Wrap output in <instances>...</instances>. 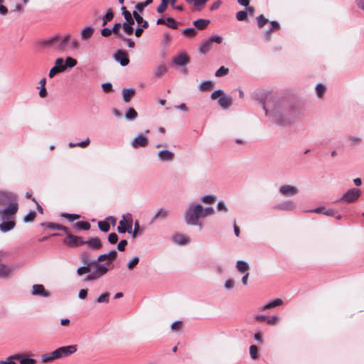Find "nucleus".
I'll use <instances>...</instances> for the list:
<instances>
[{"mask_svg": "<svg viewBox=\"0 0 364 364\" xmlns=\"http://www.w3.org/2000/svg\"><path fill=\"white\" fill-rule=\"evenodd\" d=\"M262 107L269 119L280 126L291 124L298 117V112L294 106L287 104L276 97L264 103Z\"/></svg>", "mask_w": 364, "mask_h": 364, "instance_id": "1", "label": "nucleus"}, {"mask_svg": "<svg viewBox=\"0 0 364 364\" xmlns=\"http://www.w3.org/2000/svg\"><path fill=\"white\" fill-rule=\"evenodd\" d=\"M81 260L84 264L94 267V270L85 278V282L99 279L109 271V262L97 264L95 260H92L86 253L81 255Z\"/></svg>", "mask_w": 364, "mask_h": 364, "instance_id": "2", "label": "nucleus"}, {"mask_svg": "<svg viewBox=\"0 0 364 364\" xmlns=\"http://www.w3.org/2000/svg\"><path fill=\"white\" fill-rule=\"evenodd\" d=\"M76 350L77 346L75 345L62 346L53 352L43 354L41 355V362L43 363H52L55 360L67 358L75 353Z\"/></svg>", "mask_w": 364, "mask_h": 364, "instance_id": "3", "label": "nucleus"}, {"mask_svg": "<svg viewBox=\"0 0 364 364\" xmlns=\"http://www.w3.org/2000/svg\"><path fill=\"white\" fill-rule=\"evenodd\" d=\"M202 218L201 205L199 203H191L184 213V220L188 225L198 226L203 228L202 223L199 221Z\"/></svg>", "mask_w": 364, "mask_h": 364, "instance_id": "4", "label": "nucleus"}, {"mask_svg": "<svg viewBox=\"0 0 364 364\" xmlns=\"http://www.w3.org/2000/svg\"><path fill=\"white\" fill-rule=\"evenodd\" d=\"M70 39V34H67L61 37L54 36L50 38L49 39L45 41L43 43V45L46 47L53 46L57 49L63 50L68 44Z\"/></svg>", "mask_w": 364, "mask_h": 364, "instance_id": "5", "label": "nucleus"}, {"mask_svg": "<svg viewBox=\"0 0 364 364\" xmlns=\"http://www.w3.org/2000/svg\"><path fill=\"white\" fill-rule=\"evenodd\" d=\"M6 207L0 210V218L2 220H13L18 209V204L16 200L9 201Z\"/></svg>", "mask_w": 364, "mask_h": 364, "instance_id": "6", "label": "nucleus"}, {"mask_svg": "<svg viewBox=\"0 0 364 364\" xmlns=\"http://www.w3.org/2000/svg\"><path fill=\"white\" fill-rule=\"evenodd\" d=\"M20 267V265H7L0 262V278L4 279H10Z\"/></svg>", "mask_w": 364, "mask_h": 364, "instance_id": "7", "label": "nucleus"}, {"mask_svg": "<svg viewBox=\"0 0 364 364\" xmlns=\"http://www.w3.org/2000/svg\"><path fill=\"white\" fill-rule=\"evenodd\" d=\"M122 15L124 16L126 21L124 23L122 27L124 31L128 34L132 35L133 33L134 29L132 28V25L134 23V20L132 16V14L129 11H127L125 6L122 7Z\"/></svg>", "mask_w": 364, "mask_h": 364, "instance_id": "8", "label": "nucleus"}, {"mask_svg": "<svg viewBox=\"0 0 364 364\" xmlns=\"http://www.w3.org/2000/svg\"><path fill=\"white\" fill-rule=\"evenodd\" d=\"M361 195V191L358 188H350L347 191L338 202L353 203L357 200Z\"/></svg>", "mask_w": 364, "mask_h": 364, "instance_id": "9", "label": "nucleus"}, {"mask_svg": "<svg viewBox=\"0 0 364 364\" xmlns=\"http://www.w3.org/2000/svg\"><path fill=\"white\" fill-rule=\"evenodd\" d=\"M64 244L70 247H77L85 245L82 237L68 234L64 240Z\"/></svg>", "mask_w": 364, "mask_h": 364, "instance_id": "10", "label": "nucleus"}, {"mask_svg": "<svg viewBox=\"0 0 364 364\" xmlns=\"http://www.w3.org/2000/svg\"><path fill=\"white\" fill-rule=\"evenodd\" d=\"M127 216L129 217V220H127L125 216L123 215L122 219L119 221V225L117 227V231L119 233H125L126 232L131 233L132 227V215L128 213Z\"/></svg>", "mask_w": 364, "mask_h": 364, "instance_id": "11", "label": "nucleus"}, {"mask_svg": "<svg viewBox=\"0 0 364 364\" xmlns=\"http://www.w3.org/2000/svg\"><path fill=\"white\" fill-rule=\"evenodd\" d=\"M149 144L148 138L141 133H139L136 136L132 141L131 146L134 149L146 147Z\"/></svg>", "mask_w": 364, "mask_h": 364, "instance_id": "12", "label": "nucleus"}, {"mask_svg": "<svg viewBox=\"0 0 364 364\" xmlns=\"http://www.w3.org/2000/svg\"><path fill=\"white\" fill-rule=\"evenodd\" d=\"M190 62V58L185 53H178L174 58L172 60V64L176 65L177 66L183 67L186 65Z\"/></svg>", "mask_w": 364, "mask_h": 364, "instance_id": "13", "label": "nucleus"}, {"mask_svg": "<svg viewBox=\"0 0 364 364\" xmlns=\"http://www.w3.org/2000/svg\"><path fill=\"white\" fill-rule=\"evenodd\" d=\"M114 58L117 62L119 63L122 66H126L129 63L128 54L122 50H118L114 53Z\"/></svg>", "mask_w": 364, "mask_h": 364, "instance_id": "14", "label": "nucleus"}, {"mask_svg": "<svg viewBox=\"0 0 364 364\" xmlns=\"http://www.w3.org/2000/svg\"><path fill=\"white\" fill-rule=\"evenodd\" d=\"M279 193L284 196H293L299 193V189L291 185H283L279 188Z\"/></svg>", "mask_w": 364, "mask_h": 364, "instance_id": "15", "label": "nucleus"}, {"mask_svg": "<svg viewBox=\"0 0 364 364\" xmlns=\"http://www.w3.org/2000/svg\"><path fill=\"white\" fill-rule=\"evenodd\" d=\"M16 196L12 192L0 191V205H5L9 201L16 200Z\"/></svg>", "mask_w": 364, "mask_h": 364, "instance_id": "16", "label": "nucleus"}, {"mask_svg": "<svg viewBox=\"0 0 364 364\" xmlns=\"http://www.w3.org/2000/svg\"><path fill=\"white\" fill-rule=\"evenodd\" d=\"M31 294L33 296H40L41 297H48L50 296L49 291L45 289L43 284L33 285Z\"/></svg>", "mask_w": 364, "mask_h": 364, "instance_id": "17", "label": "nucleus"}, {"mask_svg": "<svg viewBox=\"0 0 364 364\" xmlns=\"http://www.w3.org/2000/svg\"><path fill=\"white\" fill-rule=\"evenodd\" d=\"M169 213H170V211L166 208H161L159 209L158 211L156 213V214L151 219V223H154L157 220H166L168 217Z\"/></svg>", "mask_w": 364, "mask_h": 364, "instance_id": "18", "label": "nucleus"}, {"mask_svg": "<svg viewBox=\"0 0 364 364\" xmlns=\"http://www.w3.org/2000/svg\"><path fill=\"white\" fill-rule=\"evenodd\" d=\"M158 158L163 162L172 161L174 159V153L169 150H161L158 153Z\"/></svg>", "mask_w": 364, "mask_h": 364, "instance_id": "19", "label": "nucleus"}, {"mask_svg": "<svg viewBox=\"0 0 364 364\" xmlns=\"http://www.w3.org/2000/svg\"><path fill=\"white\" fill-rule=\"evenodd\" d=\"M274 208L280 210H293L296 208V204L292 200H286L276 205Z\"/></svg>", "mask_w": 364, "mask_h": 364, "instance_id": "20", "label": "nucleus"}, {"mask_svg": "<svg viewBox=\"0 0 364 364\" xmlns=\"http://www.w3.org/2000/svg\"><path fill=\"white\" fill-rule=\"evenodd\" d=\"M306 213H315L323 214L328 216H333L335 213V210L333 209H326L324 206L317 207L316 208L308 210L305 211Z\"/></svg>", "mask_w": 364, "mask_h": 364, "instance_id": "21", "label": "nucleus"}, {"mask_svg": "<svg viewBox=\"0 0 364 364\" xmlns=\"http://www.w3.org/2000/svg\"><path fill=\"white\" fill-rule=\"evenodd\" d=\"M189 5L194 6V10L201 11L208 0H185Z\"/></svg>", "mask_w": 364, "mask_h": 364, "instance_id": "22", "label": "nucleus"}, {"mask_svg": "<svg viewBox=\"0 0 364 364\" xmlns=\"http://www.w3.org/2000/svg\"><path fill=\"white\" fill-rule=\"evenodd\" d=\"M85 245H87L93 250H98L102 247V242L98 237H92L88 240H85Z\"/></svg>", "mask_w": 364, "mask_h": 364, "instance_id": "23", "label": "nucleus"}, {"mask_svg": "<svg viewBox=\"0 0 364 364\" xmlns=\"http://www.w3.org/2000/svg\"><path fill=\"white\" fill-rule=\"evenodd\" d=\"M3 221L4 222L0 224V230L3 232H9L14 228L16 223L13 220Z\"/></svg>", "mask_w": 364, "mask_h": 364, "instance_id": "24", "label": "nucleus"}, {"mask_svg": "<svg viewBox=\"0 0 364 364\" xmlns=\"http://www.w3.org/2000/svg\"><path fill=\"white\" fill-rule=\"evenodd\" d=\"M270 26L271 27L269 28V29H268L267 31H266L264 33V39L267 41H270L271 39V33L274 31V30H276L277 28H279V24L277 21H272L270 22Z\"/></svg>", "mask_w": 364, "mask_h": 364, "instance_id": "25", "label": "nucleus"}, {"mask_svg": "<svg viewBox=\"0 0 364 364\" xmlns=\"http://www.w3.org/2000/svg\"><path fill=\"white\" fill-rule=\"evenodd\" d=\"M172 241L176 244L184 245L188 242V238L182 234H176L172 237Z\"/></svg>", "mask_w": 364, "mask_h": 364, "instance_id": "26", "label": "nucleus"}, {"mask_svg": "<svg viewBox=\"0 0 364 364\" xmlns=\"http://www.w3.org/2000/svg\"><path fill=\"white\" fill-rule=\"evenodd\" d=\"M232 103V98L229 96L223 95L218 100V104L223 108L228 109Z\"/></svg>", "mask_w": 364, "mask_h": 364, "instance_id": "27", "label": "nucleus"}, {"mask_svg": "<svg viewBox=\"0 0 364 364\" xmlns=\"http://www.w3.org/2000/svg\"><path fill=\"white\" fill-rule=\"evenodd\" d=\"M94 33V29L92 26L85 27L80 33V37L82 40H87L92 37Z\"/></svg>", "mask_w": 364, "mask_h": 364, "instance_id": "28", "label": "nucleus"}, {"mask_svg": "<svg viewBox=\"0 0 364 364\" xmlns=\"http://www.w3.org/2000/svg\"><path fill=\"white\" fill-rule=\"evenodd\" d=\"M210 23V20L200 18L193 21L194 26L198 30L205 28Z\"/></svg>", "mask_w": 364, "mask_h": 364, "instance_id": "29", "label": "nucleus"}, {"mask_svg": "<svg viewBox=\"0 0 364 364\" xmlns=\"http://www.w3.org/2000/svg\"><path fill=\"white\" fill-rule=\"evenodd\" d=\"M212 48V43H210V41L208 39V40H205V41H203L199 46V48H198V50H199V52L202 54H205L207 53L208 52H209V50L211 49Z\"/></svg>", "mask_w": 364, "mask_h": 364, "instance_id": "30", "label": "nucleus"}, {"mask_svg": "<svg viewBox=\"0 0 364 364\" xmlns=\"http://www.w3.org/2000/svg\"><path fill=\"white\" fill-rule=\"evenodd\" d=\"M135 94V90L133 88H124L122 90L123 100L129 102L132 97Z\"/></svg>", "mask_w": 364, "mask_h": 364, "instance_id": "31", "label": "nucleus"}, {"mask_svg": "<svg viewBox=\"0 0 364 364\" xmlns=\"http://www.w3.org/2000/svg\"><path fill=\"white\" fill-rule=\"evenodd\" d=\"M282 303H283V301L281 299H276L275 300L270 301V302L266 304L265 305L262 306L260 308V310L264 311L268 309L274 308V307L282 305Z\"/></svg>", "mask_w": 364, "mask_h": 364, "instance_id": "32", "label": "nucleus"}, {"mask_svg": "<svg viewBox=\"0 0 364 364\" xmlns=\"http://www.w3.org/2000/svg\"><path fill=\"white\" fill-rule=\"evenodd\" d=\"M133 16L139 26H142V28L149 27V23L146 21H144L142 16H141L136 11H133Z\"/></svg>", "mask_w": 364, "mask_h": 364, "instance_id": "33", "label": "nucleus"}, {"mask_svg": "<svg viewBox=\"0 0 364 364\" xmlns=\"http://www.w3.org/2000/svg\"><path fill=\"white\" fill-rule=\"evenodd\" d=\"M124 117L128 121H134L137 118L138 113L134 108L129 107L125 112Z\"/></svg>", "mask_w": 364, "mask_h": 364, "instance_id": "34", "label": "nucleus"}, {"mask_svg": "<svg viewBox=\"0 0 364 364\" xmlns=\"http://www.w3.org/2000/svg\"><path fill=\"white\" fill-rule=\"evenodd\" d=\"M213 87V82L211 80H205L198 85V89L201 91H209Z\"/></svg>", "mask_w": 364, "mask_h": 364, "instance_id": "35", "label": "nucleus"}, {"mask_svg": "<svg viewBox=\"0 0 364 364\" xmlns=\"http://www.w3.org/2000/svg\"><path fill=\"white\" fill-rule=\"evenodd\" d=\"M74 227L75 229L88 230L90 229V224L87 221H78L75 223Z\"/></svg>", "mask_w": 364, "mask_h": 364, "instance_id": "36", "label": "nucleus"}, {"mask_svg": "<svg viewBox=\"0 0 364 364\" xmlns=\"http://www.w3.org/2000/svg\"><path fill=\"white\" fill-rule=\"evenodd\" d=\"M236 267L239 272H243L247 270L249 264L244 260H238L236 264Z\"/></svg>", "mask_w": 364, "mask_h": 364, "instance_id": "37", "label": "nucleus"}, {"mask_svg": "<svg viewBox=\"0 0 364 364\" xmlns=\"http://www.w3.org/2000/svg\"><path fill=\"white\" fill-rule=\"evenodd\" d=\"M60 215L63 218H67L70 222H73L80 218V215L78 214L68 213L65 212L61 213Z\"/></svg>", "mask_w": 364, "mask_h": 364, "instance_id": "38", "label": "nucleus"}, {"mask_svg": "<svg viewBox=\"0 0 364 364\" xmlns=\"http://www.w3.org/2000/svg\"><path fill=\"white\" fill-rule=\"evenodd\" d=\"M216 200V196L215 195H206L203 196L200 198V201L207 203V204H212L215 202Z\"/></svg>", "mask_w": 364, "mask_h": 364, "instance_id": "39", "label": "nucleus"}, {"mask_svg": "<svg viewBox=\"0 0 364 364\" xmlns=\"http://www.w3.org/2000/svg\"><path fill=\"white\" fill-rule=\"evenodd\" d=\"M90 139L87 138L85 140L80 141V142H77V143L70 142L68 144V146L70 148L75 147V146L85 147V146H88L90 144Z\"/></svg>", "mask_w": 364, "mask_h": 364, "instance_id": "40", "label": "nucleus"}, {"mask_svg": "<svg viewBox=\"0 0 364 364\" xmlns=\"http://www.w3.org/2000/svg\"><path fill=\"white\" fill-rule=\"evenodd\" d=\"M316 95L318 97H322L326 92V86L321 83H318L316 86Z\"/></svg>", "mask_w": 364, "mask_h": 364, "instance_id": "41", "label": "nucleus"}, {"mask_svg": "<svg viewBox=\"0 0 364 364\" xmlns=\"http://www.w3.org/2000/svg\"><path fill=\"white\" fill-rule=\"evenodd\" d=\"M215 210L213 207H205L203 208L201 205V215L202 218H205L208 215H211L214 213Z\"/></svg>", "mask_w": 364, "mask_h": 364, "instance_id": "42", "label": "nucleus"}, {"mask_svg": "<svg viewBox=\"0 0 364 364\" xmlns=\"http://www.w3.org/2000/svg\"><path fill=\"white\" fill-rule=\"evenodd\" d=\"M250 355L252 360H257L259 358L258 348L255 345L250 346Z\"/></svg>", "mask_w": 364, "mask_h": 364, "instance_id": "43", "label": "nucleus"}, {"mask_svg": "<svg viewBox=\"0 0 364 364\" xmlns=\"http://www.w3.org/2000/svg\"><path fill=\"white\" fill-rule=\"evenodd\" d=\"M114 17L113 12L111 9H109L105 15L102 17L103 23L102 26H105L108 21H111Z\"/></svg>", "mask_w": 364, "mask_h": 364, "instance_id": "44", "label": "nucleus"}, {"mask_svg": "<svg viewBox=\"0 0 364 364\" xmlns=\"http://www.w3.org/2000/svg\"><path fill=\"white\" fill-rule=\"evenodd\" d=\"M90 267H92V266H87V265H84V266H82V267H80L79 268H77V273L79 276H82V274H87V273H91V270H90Z\"/></svg>", "mask_w": 364, "mask_h": 364, "instance_id": "45", "label": "nucleus"}, {"mask_svg": "<svg viewBox=\"0 0 364 364\" xmlns=\"http://www.w3.org/2000/svg\"><path fill=\"white\" fill-rule=\"evenodd\" d=\"M182 34L186 37L191 38L196 36V31L194 28H187L182 31Z\"/></svg>", "mask_w": 364, "mask_h": 364, "instance_id": "46", "label": "nucleus"}, {"mask_svg": "<svg viewBox=\"0 0 364 364\" xmlns=\"http://www.w3.org/2000/svg\"><path fill=\"white\" fill-rule=\"evenodd\" d=\"M65 68H73L75 67L77 62V60L72 57H67L65 60L64 61Z\"/></svg>", "mask_w": 364, "mask_h": 364, "instance_id": "47", "label": "nucleus"}, {"mask_svg": "<svg viewBox=\"0 0 364 364\" xmlns=\"http://www.w3.org/2000/svg\"><path fill=\"white\" fill-rule=\"evenodd\" d=\"M165 24L173 29H176L178 28V23L175 21V19L172 17H168L166 19Z\"/></svg>", "mask_w": 364, "mask_h": 364, "instance_id": "48", "label": "nucleus"}, {"mask_svg": "<svg viewBox=\"0 0 364 364\" xmlns=\"http://www.w3.org/2000/svg\"><path fill=\"white\" fill-rule=\"evenodd\" d=\"M228 73H229L228 68H227L224 66H221L217 70V71L215 73V75L218 77H223V76L227 75L228 74Z\"/></svg>", "mask_w": 364, "mask_h": 364, "instance_id": "49", "label": "nucleus"}, {"mask_svg": "<svg viewBox=\"0 0 364 364\" xmlns=\"http://www.w3.org/2000/svg\"><path fill=\"white\" fill-rule=\"evenodd\" d=\"M98 227L102 232H107L110 229L109 223L107 221H99Z\"/></svg>", "mask_w": 364, "mask_h": 364, "instance_id": "50", "label": "nucleus"}, {"mask_svg": "<svg viewBox=\"0 0 364 364\" xmlns=\"http://www.w3.org/2000/svg\"><path fill=\"white\" fill-rule=\"evenodd\" d=\"M41 225L42 227H46L50 230H58L60 224L52 223V222H44L41 223Z\"/></svg>", "mask_w": 364, "mask_h": 364, "instance_id": "51", "label": "nucleus"}, {"mask_svg": "<svg viewBox=\"0 0 364 364\" xmlns=\"http://www.w3.org/2000/svg\"><path fill=\"white\" fill-rule=\"evenodd\" d=\"M267 22L268 19L263 14H260L257 17V23L259 28H262Z\"/></svg>", "mask_w": 364, "mask_h": 364, "instance_id": "52", "label": "nucleus"}, {"mask_svg": "<svg viewBox=\"0 0 364 364\" xmlns=\"http://www.w3.org/2000/svg\"><path fill=\"white\" fill-rule=\"evenodd\" d=\"M167 68L165 65H160L157 67L156 71L155 73V77H159L162 76L166 72Z\"/></svg>", "mask_w": 364, "mask_h": 364, "instance_id": "53", "label": "nucleus"}, {"mask_svg": "<svg viewBox=\"0 0 364 364\" xmlns=\"http://www.w3.org/2000/svg\"><path fill=\"white\" fill-rule=\"evenodd\" d=\"M122 27V24L120 23H116L113 28H112V31L114 34L117 35V36L120 39L122 38L123 35L119 32V29Z\"/></svg>", "mask_w": 364, "mask_h": 364, "instance_id": "54", "label": "nucleus"}, {"mask_svg": "<svg viewBox=\"0 0 364 364\" xmlns=\"http://www.w3.org/2000/svg\"><path fill=\"white\" fill-rule=\"evenodd\" d=\"M109 299V293L105 292L99 296L97 299V303H108Z\"/></svg>", "mask_w": 364, "mask_h": 364, "instance_id": "55", "label": "nucleus"}, {"mask_svg": "<svg viewBox=\"0 0 364 364\" xmlns=\"http://www.w3.org/2000/svg\"><path fill=\"white\" fill-rule=\"evenodd\" d=\"M63 71H64V68L60 67V68H57L56 67L53 66L50 70L48 76H49L50 78H53L58 73H61Z\"/></svg>", "mask_w": 364, "mask_h": 364, "instance_id": "56", "label": "nucleus"}, {"mask_svg": "<svg viewBox=\"0 0 364 364\" xmlns=\"http://www.w3.org/2000/svg\"><path fill=\"white\" fill-rule=\"evenodd\" d=\"M139 258L138 257H134L127 264V268L129 269H133L139 263Z\"/></svg>", "mask_w": 364, "mask_h": 364, "instance_id": "57", "label": "nucleus"}, {"mask_svg": "<svg viewBox=\"0 0 364 364\" xmlns=\"http://www.w3.org/2000/svg\"><path fill=\"white\" fill-rule=\"evenodd\" d=\"M36 216V213L34 210H31L28 214H26L23 218V222L28 223L34 220Z\"/></svg>", "mask_w": 364, "mask_h": 364, "instance_id": "58", "label": "nucleus"}, {"mask_svg": "<svg viewBox=\"0 0 364 364\" xmlns=\"http://www.w3.org/2000/svg\"><path fill=\"white\" fill-rule=\"evenodd\" d=\"M168 2V0H161V3L156 9L157 12H159L160 14L164 12L167 8Z\"/></svg>", "mask_w": 364, "mask_h": 364, "instance_id": "59", "label": "nucleus"}, {"mask_svg": "<svg viewBox=\"0 0 364 364\" xmlns=\"http://www.w3.org/2000/svg\"><path fill=\"white\" fill-rule=\"evenodd\" d=\"M236 18L237 21H243L247 18V12L245 11H240L236 14Z\"/></svg>", "mask_w": 364, "mask_h": 364, "instance_id": "60", "label": "nucleus"}, {"mask_svg": "<svg viewBox=\"0 0 364 364\" xmlns=\"http://www.w3.org/2000/svg\"><path fill=\"white\" fill-rule=\"evenodd\" d=\"M107 255L108 257V261L107 262H109V266L111 265V263L113 260L115 259L117 255V252L115 250H112L109 251L108 253H107Z\"/></svg>", "mask_w": 364, "mask_h": 364, "instance_id": "61", "label": "nucleus"}, {"mask_svg": "<svg viewBox=\"0 0 364 364\" xmlns=\"http://www.w3.org/2000/svg\"><path fill=\"white\" fill-rule=\"evenodd\" d=\"M152 3V0H146L144 2L139 3L136 6V8L141 12L145 7H146L148 5Z\"/></svg>", "mask_w": 364, "mask_h": 364, "instance_id": "62", "label": "nucleus"}, {"mask_svg": "<svg viewBox=\"0 0 364 364\" xmlns=\"http://www.w3.org/2000/svg\"><path fill=\"white\" fill-rule=\"evenodd\" d=\"M36 360L30 358H23L20 360L19 364H36Z\"/></svg>", "mask_w": 364, "mask_h": 364, "instance_id": "63", "label": "nucleus"}, {"mask_svg": "<svg viewBox=\"0 0 364 364\" xmlns=\"http://www.w3.org/2000/svg\"><path fill=\"white\" fill-rule=\"evenodd\" d=\"M208 40L210 41L211 43H221L223 41V38L221 36L218 35H212Z\"/></svg>", "mask_w": 364, "mask_h": 364, "instance_id": "64", "label": "nucleus"}]
</instances>
